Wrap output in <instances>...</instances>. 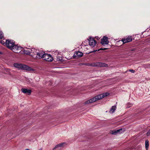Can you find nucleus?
<instances>
[{"label": "nucleus", "instance_id": "10", "mask_svg": "<svg viewBox=\"0 0 150 150\" xmlns=\"http://www.w3.org/2000/svg\"><path fill=\"white\" fill-rule=\"evenodd\" d=\"M92 66L95 67H105L107 66V64L101 62H96L94 63Z\"/></svg>", "mask_w": 150, "mask_h": 150}, {"label": "nucleus", "instance_id": "21", "mask_svg": "<svg viewBox=\"0 0 150 150\" xmlns=\"http://www.w3.org/2000/svg\"><path fill=\"white\" fill-rule=\"evenodd\" d=\"M116 109V105L113 106V112H114L115 111Z\"/></svg>", "mask_w": 150, "mask_h": 150}, {"label": "nucleus", "instance_id": "19", "mask_svg": "<svg viewBox=\"0 0 150 150\" xmlns=\"http://www.w3.org/2000/svg\"><path fill=\"white\" fill-rule=\"evenodd\" d=\"M146 135L148 136H150V129L148 131Z\"/></svg>", "mask_w": 150, "mask_h": 150}, {"label": "nucleus", "instance_id": "7", "mask_svg": "<svg viewBox=\"0 0 150 150\" xmlns=\"http://www.w3.org/2000/svg\"><path fill=\"white\" fill-rule=\"evenodd\" d=\"M13 52L18 53L20 52L22 50V48L21 47L18 46L17 45H14L11 50Z\"/></svg>", "mask_w": 150, "mask_h": 150}, {"label": "nucleus", "instance_id": "2", "mask_svg": "<svg viewBox=\"0 0 150 150\" xmlns=\"http://www.w3.org/2000/svg\"><path fill=\"white\" fill-rule=\"evenodd\" d=\"M14 66L18 69H20L26 70L28 71H34V69L29 66L21 64L14 63Z\"/></svg>", "mask_w": 150, "mask_h": 150}, {"label": "nucleus", "instance_id": "25", "mask_svg": "<svg viewBox=\"0 0 150 150\" xmlns=\"http://www.w3.org/2000/svg\"><path fill=\"white\" fill-rule=\"evenodd\" d=\"M96 38L98 40H99L100 39V38H99L98 37H96Z\"/></svg>", "mask_w": 150, "mask_h": 150}, {"label": "nucleus", "instance_id": "17", "mask_svg": "<svg viewBox=\"0 0 150 150\" xmlns=\"http://www.w3.org/2000/svg\"><path fill=\"white\" fill-rule=\"evenodd\" d=\"M132 105L133 104H132L130 103H128L127 105V108H129L130 107H131L132 106Z\"/></svg>", "mask_w": 150, "mask_h": 150}, {"label": "nucleus", "instance_id": "22", "mask_svg": "<svg viewBox=\"0 0 150 150\" xmlns=\"http://www.w3.org/2000/svg\"><path fill=\"white\" fill-rule=\"evenodd\" d=\"M129 71L131 72L132 73H134L135 72V71L133 69H129Z\"/></svg>", "mask_w": 150, "mask_h": 150}, {"label": "nucleus", "instance_id": "23", "mask_svg": "<svg viewBox=\"0 0 150 150\" xmlns=\"http://www.w3.org/2000/svg\"><path fill=\"white\" fill-rule=\"evenodd\" d=\"M108 48H103H103H100V49L98 50V51H99V50H106V49H108Z\"/></svg>", "mask_w": 150, "mask_h": 150}, {"label": "nucleus", "instance_id": "8", "mask_svg": "<svg viewBox=\"0 0 150 150\" xmlns=\"http://www.w3.org/2000/svg\"><path fill=\"white\" fill-rule=\"evenodd\" d=\"M88 40L89 44L91 47H93L95 46L96 44V42L93 38L90 37Z\"/></svg>", "mask_w": 150, "mask_h": 150}, {"label": "nucleus", "instance_id": "24", "mask_svg": "<svg viewBox=\"0 0 150 150\" xmlns=\"http://www.w3.org/2000/svg\"><path fill=\"white\" fill-rule=\"evenodd\" d=\"M112 106L110 110V112L111 113H112Z\"/></svg>", "mask_w": 150, "mask_h": 150}, {"label": "nucleus", "instance_id": "15", "mask_svg": "<svg viewBox=\"0 0 150 150\" xmlns=\"http://www.w3.org/2000/svg\"><path fill=\"white\" fill-rule=\"evenodd\" d=\"M122 129H119L117 130H113V134L116 135L117 134H120L122 132Z\"/></svg>", "mask_w": 150, "mask_h": 150}, {"label": "nucleus", "instance_id": "1", "mask_svg": "<svg viewBox=\"0 0 150 150\" xmlns=\"http://www.w3.org/2000/svg\"><path fill=\"white\" fill-rule=\"evenodd\" d=\"M109 95V93H105L97 95L94 98L87 100L85 102V104H88L92 103L94 102L95 101L100 100L103 98L106 97Z\"/></svg>", "mask_w": 150, "mask_h": 150}, {"label": "nucleus", "instance_id": "26", "mask_svg": "<svg viewBox=\"0 0 150 150\" xmlns=\"http://www.w3.org/2000/svg\"><path fill=\"white\" fill-rule=\"evenodd\" d=\"M96 51H97V50H94L93 51L91 52H95Z\"/></svg>", "mask_w": 150, "mask_h": 150}, {"label": "nucleus", "instance_id": "11", "mask_svg": "<svg viewBox=\"0 0 150 150\" xmlns=\"http://www.w3.org/2000/svg\"><path fill=\"white\" fill-rule=\"evenodd\" d=\"M108 42V37L104 36L101 39V43L103 45H107Z\"/></svg>", "mask_w": 150, "mask_h": 150}, {"label": "nucleus", "instance_id": "18", "mask_svg": "<svg viewBox=\"0 0 150 150\" xmlns=\"http://www.w3.org/2000/svg\"><path fill=\"white\" fill-rule=\"evenodd\" d=\"M4 34L3 32L0 31V39H2L3 38Z\"/></svg>", "mask_w": 150, "mask_h": 150}, {"label": "nucleus", "instance_id": "4", "mask_svg": "<svg viewBox=\"0 0 150 150\" xmlns=\"http://www.w3.org/2000/svg\"><path fill=\"white\" fill-rule=\"evenodd\" d=\"M38 50L36 49H35V48H32L30 50V51H27L26 50H24V52L26 54H31V55L32 57V56H34V55L35 56L37 54V53L38 52Z\"/></svg>", "mask_w": 150, "mask_h": 150}, {"label": "nucleus", "instance_id": "13", "mask_svg": "<svg viewBox=\"0 0 150 150\" xmlns=\"http://www.w3.org/2000/svg\"><path fill=\"white\" fill-rule=\"evenodd\" d=\"M65 144V143H63L57 145L53 148V150L57 149V150L61 149L63 147L64 145Z\"/></svg>", "mask_w": 150, "mask_h": 150}, {"label": "nucleus", "instance_id": "9", "mask_svg": "<svg viewBox=\"0 0 150 150\" xmlns=\"http://www.w3.org/2000/svg\"><path fill=\"white\" fill-rule=\"evenodd\" d=\"M132 38L131 36H128L126 38H123L121 41L122 42V44L125 43L129 42L132 40Z\"/></svg>", "mask_w": 150, "mask_h": 150}, {"label": "nucleus", "instance_id": "5", "mask_svg": "<svg viewBox=\"0 0 150 150\" xmlns=\"http://www.w3.org/2000/svg\"><path fill=\"white\" fill-rule=\"evenodd\" d=\"M6 45L7 47L11 50L13 47L14 46L15 44L13 41L6 40Z\"/></svg>", "mask_w": 150, "mask_h": 150}, {"label": "nucleus", "instance_id": "29", "mask_svg": "<svg viewBox=\"0 0 150 150\" xmlns=\"http://www.w3.org/2000/svg\"><path fill=\"white\" fill-rule=\"evenodd\" d=\"M1 52H0V54H1Z\"/></svg>", "mask_w": 150, "mask_h": 150}, {"label": "nucleus", "instance_id": "28", "mask_svg": "<svg viewBox=\"0 0 150 150\" xmlns=\"http://www.w3.org/2000/svg\"><path fill=\"white\" fill-rule=\"evenodd\" d=\"M39 150H42V149H39Z\"/></svg>", "mask_w": 150, "mask_h": 150}, {"label": "nucleus", "instance_id": "20", "mask_svg": "<svg viewBox=\"0 0 150 150\" xmlns=\"http://www.w3.org/2000/svg\"><path fill=\"white\" fill-rule=\"evenodd\" d=\"M57 59L58 60L60 61L62 59V57H59V56H57Z\"/></svg>", "mask_w": 150, "mask_h": 150}, {"label": "nucleus", "instance_id": "16", "mask_svg": "<svg viewBox=\"0 0 150 150\" xmlns=\"http://www.w3.org/2000/svg\"><path fill=\"white\" fill-rule=\"evenodd\" d=\"M149 144L148 141L146 140L145 141V147L146 150H148L149 148Z\"/></svg>", "mask_w": 150, "mask_h": 150}, {"label": "nucleus", "instance_id": "12", "mask_svg": "<svg viewBox=\"0 0 150 150\" xmlns=\"http://www.w3.org/2000/svg\"><path fill=\"white\" fill-rule=\"evenodd\" d=\"M83 53L80 52L78 51L75 53L73 57L74 58H77L82 57Z\"/></svg>", "mask_w": 150, "mask_h": 150}, {"label": "nucleus", "instance_id": "27", "mask_svg": "<svg viewBox=\"0 0 150 150\" xmlns=\"http://www.w3.org/2000/svg\"><path fill=\"white\" fill-rule=\"evenodd\" d=\"M110 133L112 134V132H111Z\"/></svg>", "mask_w": 150, "mask_h": 150}, {"label": "nucleus", "instance_id": "6", "mask_svg": "<svg viewBox=\"0 0 150 150\" xmlns=\"http://www.w3.org/2000/svg\"><path fill=\"white\" fill-rule=\"evenodd\" d=\"M43 56V59L46 61L51 62L53 60V57L50 54L45 53Z\"/></svg>", "mask_w": 150, "mask_h": 150}, {"label": "nucleus", "instance_id": "14", "mask_svg": "<svg viewBox=\"0 0 150 150\" xmlns=\"http://www.w3.org/2000/svg\"><path fill=\"white\" fill-rule=\"evenodd\" d=\"M21 91L22 92L24 93H28V94H30L31 93V91L30 90L28 89L27 88H22L21 89Z\"/></svg>", "mask_w": 150, "mask_h": 150}, {"label": "nucleus", "instance_id": "3", "mask_svg": "<svg viewBox=\"0 0 150 150\" xmlns=\"http://www.w3.org/2000/svg\"><path fill=\"white\" fill-rule=\"evenodd\" d=\"M45 53L42 51H40L38 50V52L35 56L34 55V56H32V57L35 59H40L42 58L43 57V56L45 54Z\"/></svg>", "mask_w": 150, "mask_h": 150}]
</instances>
